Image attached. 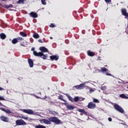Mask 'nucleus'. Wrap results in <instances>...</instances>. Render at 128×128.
<instances>
[{"mask_svg": "<svg viewBox=\"0 0 128 128\" xmlns=\"http://www.w3.org/2000/svg\"><path fill=\"white\" fill-rule=\"evenodd\" d=\"M40 50L42 52H48V48H46L44 46H42L39 48Z\"/></svg>", "mask_w": 128, "mask_h": 128, "instance_id": "nucleus-8", "label": "nucleus"}, {"mask_svg": "<svg viewBox=\"0 0 128 128\" xmlns=\"http://www.w3.org/2000/svg\"><path fill=\"white\" fill-rule=\"evenodd\" d=\"M0 100H6V99L4 98V96H0Z\"/></svg>", "mask_w": 128, "mask_h": 128, "instance_id": "nucleus-35", "label": "nucleus"}, {"mask_svg": "<svg viewBox=\"0 0 128 128\" xmlns=\"http://www.w3.org/2000/svg\"><path fill=\"white\" fill-rule=\"evenodd\" d=\"M114 108L116 110H118L119 112H121V114H123L124 112L122 107L116 104L114 105Z\"/></svg>", "mask_w": 128, "mask_h": 128, "instance_id": "nucleus-3", "label": "nucleus"}, {"mask_svg": "<svg viewBox=\"0 0 128 128\" xmlns=\"http://www.w3.org/2000/svg\"><path fill=\"white\" fill-rule=\"evenodd\" d=\"M60 100H63L64 102V99L62 98V96L60 97Z\"/></svg>", "mask_w": 128, "mask_h": 128, "instance_id": "nucleus-42", "label": "nucleus"}, {"mask_svg": "<svg viewBox=\"0 0 128 128\" xmlns=\"http://www.w3.org/2000/svg\"><path fill=\"white\" fill-rule=\"evenodd\" d=\"M16 124L17 126H26V123L22 119L16 120Z\"/></svg>", "mask_w": 128, "mask_h": 128, "instance_id": "nucleus-4", "label": "nucleus"}, {"mask_svg": "<svg viewBox=\"0 0 128 128\" xmlns=\"http://www.w3.org/2000/svg\"><path fill=\"white\" fill-rule=\"evenodd\" d=\"M32 120V119L30 118H29V120Z\"/></svg>", "mask_w": 128, "mask_h": 128, "instance_id": "nucleus-45", "label": "nucleus"}, {"mask_svg": "<svg viewBox=\"0 0 128 128\" xmlns=\"http://www.w3.org/2000/svg\"><path fill=\"white\" fill-rule=\"evenodd\" d=\"M46 98V96H45V98Z\"/></svg>", "mask_w": 128, "mask_h": 128, "instance_id": "nucleus-47", "label": "nucleus"}, {"mask_svg": "<svg viewBox=\"0 0 128 128\" xmlns=\"http://www.w3.org/2000/svg\"><path fill=\"white\" fill-rule=\"evenodd\" d=\"M49 120L56 124H60V120H58L56 117L50 118H49Z\"/></svg>", "mask_w": 128, "mask_h": 128, "instance_id": "nucleus-1", "label": "nucleus"}, {"mask_svg": "<svg viewBox=\"0 0 128 128\" xmlns=\"http://www.w3.org/2000/svg\"><path fill=\"white\" fill-rule=\"evenodd\" d=\"M88 56H94V54L92 52L88 51Z\"/></svg>", "mask_w": 128, "mask_h": 128, "instance_id": "nucleus-19", "label": "nucleus"}, {"mask_svg": "<svg viewBox=\"0 0 128 128\" xmlns=\"http://www.w3.org/2000/svg\"><path fill=\"white\" fill-rule=\"evenodd\" d=\"M20 34L22 36H24V38H26L28 36V35L26 34L24 32H20Z\"/></svg>", "mask_w": 128, "mask_h": 128, "instance_id": "nucleus-20", "label": "nucleus"}, {"mask_svg": "<svg viewBox=\"0 0 128 128\" xmlns=\"http://www.w3.org/2000/svg\"><path fill=\"white\" fill-rule=\"evenodd\" d=\"M0 90H4V88L0 87Z\"/></svg>", "mask_w": 128, "mask_h": 128, "instance_id": "nucleus-43", "label": "nucleus"}, {"mask_svg": "<svg viewBox=\"0 0 128 128\" xmlns=\"http://www.w3.org/2000/svg\"><path fill=\"white\" fill-rule=\"evenodd\" d=\"M127 88H128V87H127Z\"/></svg>", "mask_w": 128, "mask_h": 128, "instance_id": "nucleus-50", "label": "nucleus"}, {"mask_svg": "<svg viewBox=\"0 0 128 128\" xmlns=\"http://www.w3.org/2000/svg\"><path fill=\"white\" fill-rule=\"evenodd\" d=\"M26 0H19L17 3L18 4H24V2H26Z\"/></svg>", "mask_w": 128, "mask_h": 128, "instance_id": "nucleus-22", "label": "nucleus"}, {"mask_svg": "<svg viewBox=\"0 0 128 128\" xmlns=\"http://www.w3.org/2000/svg\"><path fill=\"white\" fill-rule=\"evenodd\" d=\"M120 98H126V100L128 99V97L126 96L124 94H120Z\"/></svg>", "mask_w": 128, "mask_h": 128, "instance_id": "nucleus-21", "label": "nucleus"}, {"mask_svg": "<svg viewBox=\"0 0 128 128\" xmlns=\"http://www.w3.org/2000/svg\"><path fill=\"white\" fill-rule=\"evenodd\" d=\"M4 8H12V4L9 6H5Z\"/></svg>", "mask_w": 128, "mask_h": 128, "instance_id": "nucleus-30", "label": "nucleus"}, {"mask_svg": "<svg viewBox=\"0 0 128 128\" xmlns=\"http://www.w3.org/2000/svg\"><path fill=\"white\" fill-rule=\"evenodd\" d=\"M49 112H50V114H53V116H56V114H58V112L50 110Z\"/></svg>", "mask_w": 128, "mask_h": 128, "instance_id": "nucleus-24", "label": "nucleus"}, {"mask_svg": "<svg viewBox=\"0 0 128 128\" xmlns=\"http://www.w3.org/2000/svg\"><path fill=\"white\" fill-rule=\"evenodd\" d=\"M66 96H67L68 100H70L71 102H72V97H70V95H68V94H67Z\"/></svg>", "mask_w": 128, "mask_h": 128, "instance_id": "nucleus-31", "label": "nucleus"}, {"mask_svg": "<svg viewBox=\"0 0 128 128\" xmlns=\"http://www.w3.org/2000/svg\"><path fill=\"white\" fill-rule=\"evenodd\" d=\"M2 110H3V112H6V114H10V110H5L4 108H2Z\"/></svg>", "mask_w": 128, "mask_h": 128, "instance_id": "nucleus-26", "label": "nucleus"}, {"mask_svg": "<svg viewBox=\"0 0 128 128\" xmlns=\"http://www.w3.org/2000/svg\"><path fill=\"white\" fill-rule=\"evenodd\" d=\"M0 38L2 40H4L6 38V36L4 34L2 33L0 34Z\"/></svg>", "mask_w": 128, "mask_h": 128, "instance_id": "nucleus-16", "label": "nucleus"}, {"mask_svg": "<svg viewBox=\"0 0 128 128\" xmlns=\"http://www.w3.org/2000/svg\"><path fill=\"white\" fill-rule=\"evenodd\" d=\"M50 28H54L55 26L54 25V24H50Z\"/></svg>", "mask_w": 128, "mask_h": 128, "instance_id": "nucleus-37", "label": "nucleus"}, {"mask_svg": "<svg viewBox=\"0 0 128 128\" xmlns=\"http://www.w3.org/2000/svg\"><path fill=\"white\" fill-rule=\"evenodd\" d=\"M36 98H38V96H36Z\"/></svg>", "mask_w": 128, "mask_h": 128, "instance_id": "nucleus-49", "label": "nucleus"}, {"mask_svg": "<svg viewBox=\"0 0 128 128\" xmlns=\"http://www.w3.org/2000/svg\"><path fill=\"white\" fill-rule=\"evenodd\" d=\"M34 56H42L43 60H46L48 58V55H45L42 52H34Z\"/></svg>", "mask_w": 128, "mask_h": 128, "instance_id": "nucleus-2", "label": "nucleus"}, {"mask_svg": "<svg viewBox=\"0 0 128 128\" xmlns=\"http://www.w3.org/2000/svg\"><path fill=\"white\" fill-rule=\"evenodd\" d=\"M103 88H106V86H104V87H103Z\"/></svg>", "mask_w": 128, "mask_h": 128, "instance_id": "nucleus-48", "label": "nucleus"}, {"mask_svg": "<svg viewBox=\"0 0 128 128\" xmlns=\"http://www.w3.org/2000/svg\"><path fill=\"white\" fill-rule=\"evenodd\" d=\"M96 90V88H90V92H94Z\"/></svg>", "mask_w": 128, "mask_h": 128, "instance_id": "nucleus-33", "label": "nucleus"}, {"mask_svg": "<svg viewBox=\"0 0 128 128\" xmlns=\"http://www.w3.org/2000/svg\"><path fill=\"white\" fill-rule=\"evenodd\" d=\"M0 120L3 122H8V118L4 116H0Z\"/></svg>", "mask_w": 128, "mask_h": 128, "instance_id": "nucleus-13", "label": "nucleus"}, {"mask_svg": "<svg viewBox=\"0 0 128 128\" xmlns=\"http://www.w3.org/2000/svg\"><path fill=\"white\" fill-rule=\"evenodd\" d=\"M94 102H97V103L100 102L98 101V99H94Z\"/></svg>", "mask_w": 128, "mask_h": 128, "instance_id": "nucleus-36", "label": "nucleus"}, {"mask_svg": "<svg viewBox=\"0 0 128 128\" xmlns=\"http://www.w3.org/2000/svg\"><path fill=\"white\" fill-rule=\"evenodd\" d=\"M96 108V104L92 102H90L88 104V108Z\"/></svg>", "mask_w": 128, "mask_h": 128, "instance_id": "nucleus-10", "label": "nucleus"}, {"mask_svg": "<svg viewBox=\"0 0 128 128\" xmlns=\"http://www.w3.org/2000/svg\"><path fill=\"white\" fill-rule=\"evenodd\" d=\"M50 58L52 60H58V56H51Z\"/></svg>", "mask_w": 128, "mask_h": 128, "instance_id": "nucleus-11", "label": "nucleus"}, {"mask_svg": "<svg viewBox=\"0 0 128 128\" xmlns=\"http://www.w3.org/2000/svg\"><path fill=\"white\" fill-rule=\"evenodd\" d=\"M50 40H52V37H50Z\"/></svg>", "mask_w": 128, "mask_h": 128, "instance_id": "nucleus-46", "label": "nucleus"}, {"mask_svg": "<svg viewBox=\"0 0 128 128\" xmlns=\"http://www.w3.org/2000/svg\"><path fill=\"white\" fill-rule=\"evenodd\" d=\"M32 52H33L34 54V52H36V51H35V50H34V48H32Z\"/></svg>", "mask_w": 128, "mask_h": 128, "instance_id": "nucleus-38", "label": "nucleus"}, {"mask_svg": "<svg viewBox=\"0 0 128 128\" xmlns=\"http://www.w3.org/2000/svg\"><path fill=\"white\" fill-rule=\"evenodd\" d=\"M66 108L68 110H74V106H72V105H67Z\"/></svg>", "mask_w": 128, "mask_h": 128, "instance_id": "nucleus-18", "label": "nucleus"}, {"mask_svg": "<svg viewBox=\"0 0 128 128\" xmlns=\"http://www.w3.org/2000/svg\"><path fill=\"white\" fill-rule=\"evenodd\" d=\"M16 38L18 40H24V38H22V37H18V38Z\"/></svg>", "mask_w": 128, "mask_h": 128, "instance_id": "nucleus-34", "label": "nucleus"}, {"mask_svg": "<svg viewBox=\"0 0 128 128\" xmlns=\"http://www.w3.org/2000/svg\"><path fill=\"white\" fill-rule=\"evenodd\" d=\"M28 62L29 64V66H30V68H33L34 66V62H32V60L31 59H29L28 60Z\"/></svg>", "mask_w": 128, "mask_h": 128, "instance_id": "nucleus-14", "label": "nucleus"}, {"mask_svg": "<svg viewBox=\"0 0 128 128\" xmlns=\"http://www.w3.org/2000/svg\"><path fill=\"white\" fill-rule=\"evenodd\" d=\"M35 128H46V127L42 125H37L35 126Z\"/></svg>", "mask_w": 128, "mask_h": 128, "instance_id": "nucleus-25", "label": "nucleus"}, {"mask_svg": "<svg viewBox=\"0 0 128 128\" xmlns=\"http://www.w3.org/2000/svg\"><path fill=\"white\" fill-rule=\"evenodd\" d=\"M122 12L123 16H128V13L126 12V10L125 9H122Z\"/></svg>", "mask_w": 128, "mask_h": 128, "instance_id": "nucleus-15", "label": "nucleus"}, {"mask_svg": "<svg viewBox=\"0 0 128 128\" xmlns=\"http://www.w3.org/2000/svg\"><path fill=\"white\" fill-rule=\"evenodd\" d=\"M41 2L42 4H44V6H46V0H41Z\"/></svg>", "mask_w": 128, "mask_h": 128, "instance_id": "nucleus-29", "label": "nucleus"}, {"mask_svg": "<svg viewBox=\"0 0 128 128\" xmlns=\"http://www.w3.org/2000/svg\"><path fill=\"white\" fill-rule=\"evenodd\" d=\"M101 70L102 72H105L106 76H112L110 74L106 72H108V69H106V68H101Z\"/></svg>", "mask_w": 128, "mask_h": 128, "instance_id": "nucleus-9", "label": "nucleus"}, {"mask_svg": "<svg viewBox=\"0 0 128 128\" xmlns=\"http://www.w3.org/2000/svg\"><path fill=\"white\" fill-rule=\"evenodd\" d=\"M38 42H41V44H42V40L41 39L38 40Z\"/></svg>", "mask_w": 128, "mask_h": 128, "instance_id": "nucleus-40", "label": "nucleus"}, {"mask_svg": "<svg viewBox=\"0 0 128 128\" xmlns=\"http://www.w3.org/2000/svg\"><path fill=\"white\" fill-rule=\"evenodd\" d=\"M20 118H23L24 120H28V117H25L24 116H20Z\"/></svg>", "mask_w": 128, "mask_h": 128, "instance_id": "nucleus-27", "label": "nucleus"}, {"mask_svg": "<svg viewBox=\"0 0 128 128\" xmlns=\"http://www.w3.org/2000/svg\"><path fill=\"white\" fill-rule=\"evenodd\" d=\"M20 46H24L22 44H20Z\"/></svg>", "mask_w": 128, "mask_h": 128, "instance_id": "nucleus-44", "label": "nucleus"}, {"mask_svg": "<svg viewBox=\"0 0 128 128\" xmlns=\"http://www.w3.org/2000/svg\"><path fill=\"white\" fill-rule=\"evenodd\" d=\"M108 120L109 122H112V118H108Z\"/></svg>", "mask_w": 128, "mask_h": 128, "instance_id": "nucleus-41", "label": "nucleus"}, {"mask_svg": "<svg viewBox=\"0 0 128 128\" xmlns=\"http://www.w3.org/2000/svg\"><path fill=\"white\" fill-rule=\"evenodd\" d=\"M78 112H84L85 114H86V112H84V110L83 109H78Z\"/></svg>", "mask_w": 128, "mask_h": 128, "instance_id": "nucleus-28", "label": "nucleus"}, {"mask_svg": "<svg viewBox=\"0 0 128 128\" xmlns=\"http://www.w3.org/2000/svg\"><path fill=\"white\" fill-rule=\"evenodd\" d=\"M18 42V40L17 38H14V39L12 40V42L14 44H17Z\"/></svg>", "mask_w": 128, "mask_h": 128, "instance_id": "nucleus-23", "label": "nucleus"}, {"mask_svg": "<svg viewBox=\"0 0 128 128\" xmlns=\"http://www.w3.org/2000/svg\"><path fill=\"white\" fill-rule=\"evenodd\" d=\"M78 100H80L78 96H76L74 98V102H78Z\"/></svg>", "mask_w": 128, "mask_h": 128, "instance_id": "nucleus-32", "label": "nucleus"}, {"mask_svg": "<svg viewBox=\"0 0 128 128\" xmlns=\"http://www.w3.org/2000/svg\"><path fill=\"white\" fill-rule=\"evenodd\" d=\"M30 16H31V18H38V14L34 13V12H31L30 14Z\"/></svg>", "mask_w": 128, "mask_h": 128, "instance_id": "nucleus-12", "label": "nucleus"}, {"mask_svg": "<svg viewBox=\"0 0 128 128\" xmlns=\"http://www.w3.org/2000/svg\"><path fill=\"white\" fill-rule=\"evenodd\" d=\"M22 112H25V114H36L34 112V111L30 109H24L22 110Z\"/></svg>", "mask_w": 128, "mask_h": 128, "instance_id": "nucleus-5", "label": "nucleus"}, {"mask_svg": "<svg viewBox=\"0 0 128 128\" xmlns=\"http://www.w3.org/2000/svg\"><path fill=\"white\" fill-rule=\"evenodd\" d=\"M106 2H110L112 0H104Z\"/></svg>", "mask_w": 128, "mask_h": 128, "instance_id": "nucleus-39", "label": "nucleus"}, {"mask_svg": "<svg viewBox=\"0 0 128 128\" xmlns=\"http://www.w3.org/2000/svg\"><path fill=\"white\" fill-rule=\"evenodd\" d=\"M75 88H76L77 90H82V88H86V83H83L80 85L75 86Z\"/></svg>", "mask_w": 128, "mask_h": 128, "instance_id": "nucleus-6", "label": "nucleus"}, {"mask_svg": "<svg viewBox=\"0 0 128 128\" xmlns=\"http://www.w3.org/2000/svg\"><path fill=\"white\" fill-rule=\"evenodd\" d=\"M41 124H50V121L46 119H42L40 120Z\"/></svg>", "mask_w": 128, "mask_h": 128, "instance_id": "nucleus-7", "label": "nucleus"}, {"mask_svg": "<svg viewBox=\"0 0 128 128\" xmlns=\"http://www.w3.org/2000/svg\"><path fill=\"white\" fill-rule=\"evenodd\" d=\"M33 37L34 38H40V35L37 33H34L33 34Z\"/></svg>", "mask_w": 128, "mask_h": 128, "instance_id": "nucleus-17", "label": "nucleus"}]
</instances>
